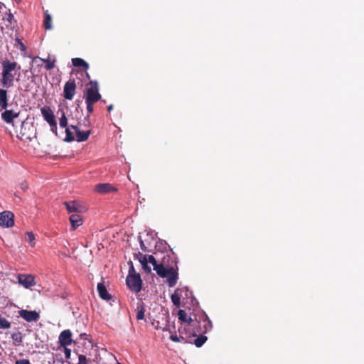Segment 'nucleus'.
Listing matches in <instances>:
<instances>
[{"label":"nucleus","mask_w":364,"mask_h":364,"mask_svg":"<svg viewBox=\"0 0 364 364\" xmlns=\"http://www.w3.org/2000/svg\"><path fill=\"white\" fill-rule=\"evenodd\" d=\"M154 255H146L139 252V261L143 269L149 273L151 267L149 263L153 266V269L159 277L166 278L169 287H174L178 279L177 261L173 254H155Z\"/></svg>","instance_id":"nucleus-1"},{"label":"nucleus","mask_w":364,"mask_h":364,"mask_svg":"<svg viewBox=\"0 0 364 364\" xmlns=\"http://www.w3.org/2000/svg\"><path fill=\"white\" fill-rule=\"evenodd\" d=\"M2 73L1 85L3 87H10L14 85V74L12 73L15 70L21 69V66L15 61L9 60L2 62Z\"/></svg>","instance_id":"nucleus-2"},{"label":"nucleus","mask_w":364,"mask_h":364,"mask_svg":"<svg viewBox=\"0 0 364 364\" xmlns=\"http://www.w3.org/2000/svg\"><path fill=\"white\" fill-rule=\"evenodd\" d=\"M80 123L77 124H70L68 128L65 129V141L70 142L76 140L78 142L85 141L89 138L91 131H80Z\"/></svg>","instance_id":"nucleus-3"},{"label":"nucleus","mask_w":364,"mask_h":364,"mask_svg":"<svg viewBox=\"0 0 364 364\" xmlns=\"http://www.w3.org/2000/svg\"><path fill=\"white\" fill-rule=\"evenodd\" d=\"M99 90L98 82L96 80H90L86 85V89L85 91V101L92 103L97 102L102 97Z\"/></svg>","instance_id":"nucleus-4"},{"label":"nucleus","mask_w":364,"mask_h":364,"mask_svg":"<svg viewBox=\"0 0 364 364\" xmlns=\"http://www.w3.org/2000/svg\"><path fill=\"white\" fill-rule=\"evenodd\" d=\"M36 136L35 128L33 125L29 122H23L20 129L18 137L21 141H31Z\"/></svg>","instance_id":"nucleus-5"},{"label":"nucleus","mask_w":364,"mask_h":364,"mask_svg":"<svg viewBox=\"0 0 364 364\" xmlns=\"http://www.w3.org/2000/svg\"><path fill=\"white\" fill-rule=\"evenodd\" d=\"M126 283L127 287L134 293H138L141 289L142 281L139 274L127 275Z\"/></svg>","instance_id":"nucleus-6"},{"label":"nucleus","mask_w":364,"mask_h":364,"mask_svg":"<svg viewBox=\"0 0 364 364\" xmlns=\"http://www.w3.org/2000/svg\"><path fill=\"white\" fill-rule=\"evenodd\" d=\"M181 307V310L195 314L199 309V303L196 297H183Z\"/></svg>","instance_id":"nucleus-7"},{"label":"nucleus","mask_w":364,"mask_h":364,"mask_svg":"<svg viewBox=\"0 0 364 364\" xmlns=\"http://www.w3.org/2000/svg\"><path fill=\"white\" fill-rule=\"evenodd\" d=\"M76 83L74 79H70L63 87V97L65 100H72L76 92Z\"/></svg>","instance_id":"nucleus-8"},{"label":"nucleus","mask_w":364,"mask_h":364,"mask_svg":"<svg viewBox=\"0 0 364 364\" xmlns=\"http://www.w3.org/2000/svg\"><path fill=\"white\" fill-rule=\"evenodd\" d=\"M178 319L187 324L188 328L194 326V321L196 320V314L193 312H188L186 310H179L178 311Z\"/></svg>","instance_id":"nucleus-9"},{"label":"nucleus","mask_w":364,"mask_h":364,"mask_svg":"<svg viewBox=\"0 0 364 364\" xmlns=\"http://www.w3.org/2000/svg\"><path fill=\"white\" fill-rule=\"evenodd\" d=\"M14 225V215L10 211L0 213V225L4 228H11Z\"/></svg>","instance_id":"nucleus-10"},{"label":"nucleus","mask_w":364,"mask_h":364,"mask_svg":"<svg viewBox=\"0 0 364 364\" xmlns=\"http://www.w3.org/2000/svg\"><path fill=\"white\" fill-rule=\"evenodd\" d=\"M69 213H80L83 211V207L76 200L65 201L63 203Z\"/></svg>","instance_id":"nucleus-11"},{"label":"nucleus","mask_w":364,"mask_h":364,"mask_svg":"<svg viewBox=\"0 0 364 364\" xmlns=\"http://www.w3.org/2000/svg\"><path fill=\"white\" fill-rule=\"evenodd\" d=\"M58 342L60 345L63 347L70 346L73 342L72 332L70 330L67 329L63 331L59 335Z\"/></svg>","instance_id":"nucleus-12"},{"label":"nucleus","mask_w":364,"mask_h":364,"mask_svg":"<svg viewBox=\"0 0 364 364\" xmlns=\"http://www.w3.org/2000/svg\"><path fill=\"white\" fill-rule=\"evenodd\" d=\"M18 314L27 322L37 321L40 318L39 314L36 311L21 310Z\"/></svg>","instance_id":"nucleus-13"},{"label":"nucleus","mask_w":364,"mask_h":364,"mask_svg":"<svg viewBox=\"0 0 364 364\" xmlns=\"http://www.w3.org/2000/svg\"><path fill=\"white\" fill-rule=\"evenodd\" d=\"M18 281L26 288H29L36 284L35 278L31 274H18Z\"/></svg>","instance_id":"nucleus-14"},{"label":"nucleus","mask_w":364,"mask_h":364,"mask_svg":"<svg viewBox=\"0 0 364 364\" xmlns=\"http://www.w3.org/2000/svg\"><path fill=\"white\" fill-rule=\"evenodd\" d=\"M41 112L43 119L49 124V125H54L55 119L54 114L50 107H43L41 109Z\"/></svg>","instance_id":"nucleus-15"},{"label":"nucleus","mask_w":364,"mask_h":364,"mask_svg":"<svg viewBox=\"0 0 364 364\" xmlns=\"http://www.w3.org/2000/svg\"><path fill=\"white\" fill-rule=\"evenodd\" d=\"M95 191L100 194H107L112 192H116L117 188L110 183H99L95 187Z\"/></svg>","instance_id":"nucleus-16"},{"label":"nucleus","mask_w":364,"mask_h":364,"mask_svg":"<svg viewBox=\"0 0 364 364\" xmlns=\"http://www.w3.org/2000/svg\"><path fill=\"white\" fill-rule=\"evenodd\" d=\"M19 112H16L12 109H5L1 113V119L7 124H12L15 118L18 117Z\"/></svg>","instance_id":"nucleus-17"},{"label":"nucleus","mask_w":364,"mask_h":364,"mask_svg":"<svg viewBox=\"0 0 364 364\" xmlns=\"http://www.w3.org/2000/svg\"><path fill=\"white\" fill-rule=\"evenodd\" d=\"M69 220L71 224V230H75L79 226L82 225V217L80 213H73L69 218Z\"/></svg>","instance_id":"nucleus-18"},{"label":"nucleus","mask_w":364,"mask_h":364,"mask_svg":"<svg viewBox=\"0 0 364 364\" xmlns=\"http://www.w3.org/2000/svg\"><path fill=\"white\" fill-rule=\"evenodd\" d=\"M136 311V319L137 320L144 319L145 309H144V303H143L141 299H139V298L137 299Z\"/></svg>","instance_id":"nucleus-19"},{"label":"nucleus","mask_w":364,"mask_h":364,"mask_svg":"<svg viewBox=\"0 0 364 364\" xmlns=\"http://www.w3.org/2000/svg\"><path fill=\"white\" fill-rule=\"evenodd\" d=\"M8 107V92L5 89H0V107L6 109Z\"/></svg>","instance_id":"nucleus-20"},{"label":"nucleus","mask_w":364,"mask_h":364,"mask_svg":"<svg viewBox=\"0 0 364 364\" xmlns=\"http://www.w3.org/2000/svg\"><path fill=\"white\" fill-rule=\"evenodd\" d=\"M3 21L6 22V26L7 28L9 27H14L17 21L15 20L14 15L9 11L5 14V15L3 16Z\"/></svg>","instance_id":"nucleus-21"},{"label":"nucleus","mask_w":364,"mask_h":364,"mask_svg":"<svg viewBox=\"0 0 364 364\" xmlns=\"http://www.w3.org/2000/svg\"><path fill=\"white\" fill-rule=\"evenodd\" d=\"M72 63L75 67H82L85 70H87L89 68V64L85 60L80 58H73Z\"/></svg>","instance_id":"nucleus-22"},{"label":"nucleus","mask_w":364,"mask_h":364,"mask_svg":"<svg viewBox=\"0 0 364 364\" xmlns=\"http://www.w3.org/2000/svg\"><path fill=\"white\" fill-rule=\"evenodd\" d=\"M171 296H192V291L187 287H178Z\"/></svg>","instance_id":"nucleus-23"},{"label":"nucleus","mask_w":364,"mask_h":364,"mask_svg":"<svg viewBox=\"0 0 364 364\" xmlns=\"http://www.w3.org/2000/svg\"><path fill=\"white\" fill-rule=\"evenodd\" d=\"M188 329L186 328V327H184L183 329H181L180 328L179 329V342H181V341H185V342H188V343H192V341H191V339L192 338V337H196L197 335L193 333H192L191 336H183V333L184 332H186Z\"/></svg>","instance_id":"nucleus-24"},{"label":"nucleus","mask_w":364,"mask_h":364,"mask_svg":"<svg viewBox=\"0 0 364 364\" xmlns=\"http://www.w3.org/2000/svg\"><path fill=\"white\" fill-rule=\"evenodd\" d=\"M43 28L46 30H50L52 28V18L48 14V11H46L44 12Z\"/></svg>","instance_id":"nucleus-25"},{"label":"nucleus","mask_w":364,"mask_h":364,"mask_svg":"<svg viewBox=\"0 0 364 364\" xmlns=\"http://www.w3.org/2000/svg\"><path fill=\"white\" fill-rule=\"evenodd\" d=\"M85 103L87 105V110L88 114L87 115L86 117H85V122H87V124H85V126L89 127L90 125V114L93 112V110H94L93 105L95 103L87 102V101H85Z\"/></svg>","instance_id":"nucleus-26"},{"label":"nucleus","mask_w":364,"mask_h":364,"mask_svg":"<svg viewBox=\"0 0 364 364\" xmlns=\"http://www.w3.org/2000/svg\"><path fill=\"white\" fill-rule=\"evenodd\" d=\"M37 58L46 63V65H45L46 70H50L55 68V60H50L49 58L47 59L41 58L39 57H37Z\"/></svg>","instance_id":"nucleus-27"},{"label":"nucleus","mask_w":364,"mask_h":364,"mask_svg":"<svg viewBox=\"0 0 364 364\" xmlns=\"http://www.w3.org/2000/svg\"><path fill=\"white\" fill-rule=\"evenodd\" d=\"M207 341V337L204 335H200L193 340V343L196 347H201Z\"/></svg>","instance_id":"nucleus-28"},{"label":"nucleus","mask_w":364,"mask_h":364,"mask_svg":"<svg viewBox=\"0 0 364 364\" xmlns=\"http://www.w3.org/2000/svg\"><path fill=\"white\" fill-rule=\"evenodd\" d=\"M97 289L99 294V296H110L107 290V288L103 282H100L97 284Z\"/></svg>","instance_id":"nucleus-29"},{"label":"nucleus","mask_w":364,"mask_h":364,"mask_svg":"<svg viewBox=\"0 0 364 364\" xmlns=\"http://www.w3.org/2000/svg\"><path fill=\"white\" fill-rule=\"evenodd\" d=\"M11 323L6 318L0 316V328L8 329L11 328Z\"/></svg>","instance_id":"nucleus-30"},{"label":"nucleus","mask_w":364,"mask_h":364,"mask_svg":"<svg viewBox=\"0 0 364 364\" xmlns=\"http://www.w3.org/2000/svg\"><path fill=\"white\" fill-rule=\"evenodd\" d=\"M25 240L26 242H29L32 247L34 246V240H35V236L31 232H27L25 234Z\"/></svg>","instance_id":"nucleus-31"},{"label":"nucleus","mask_w":364,"mask_h":364,"mask_svg":"<svg viewBox=\"0 0 364 364\" xmlns=\"http://www.w3.org/2000/svg\"><path fill=\"white\" fill-rule=\"evenodd\" d=\"M60 127L65 128L68 124V119L64 112H63L61 117L60 118Z\"/></svg>","instance_id":"nucleus-32"},{"label":"nucleus","mask_w":364,"mask_h":364,"mask_svg":"<svg viewBox=\"0 0 364 364\" xmlns=\"http://www.w3.org/2000/svg\"><path fill=\"white\" fill-rule=\"evenodd\" d=\"M204 322H205V325H204L205 331H203V333H206L208 331H210L211 329V328H212V323H211V321L208 318H206L204 320Z\"/></svg>","instance_id":"nucleus-33"},{"label":"nucleus","mask_w":364,"mask_h":364,"mask_svg":"<svg viewBox=\"0 0 364 364\" xmlns=\"http://www.w3.org/2000/svg\"><path fill=\"white\" fill-rule=\"evenodd\" d=\"M171 301L174 306L177 308H179L182 305V300H181V297H171Z\"/></svg>","instance_id":"nucleus-34"},{"label":"nucleus","mask_w":364,"mask_h":364,"mask_svg":"<svg viewBox=\"0 0 364 364\" xmlns=\"http://www.w3.org/2000/svg\"><path fill=\"white\" fill-rule=\"evenodd\" d=\"M16 44L19 46V49L21 50V51H26V47L25 46V45L22 43V41H21V39H19L18 38H16Z\"/></svg>","instance_id":"nucleus-35"},{"label":"nucleus","mask_w":364,"mask_h":364,"mask_svg":"<svg viewBox=\"0 0 364 364\" xmlns=\"http://www.w3.org/2000/svg\"><path fill=\"white\" fill-rule=\"evenodd\" d=\"M12 338L16 341H19V342L22 341V337H21V333L13 334Z\"/></svg>","instance_id":"nucleus-36"},{"label":"nucleus","mask_w":364,"mask_h":364,"mask_svg":"<svg viewBox=\"0 0 364 364\" xmlns=\"http://www.w3.org/2000/svg\"><path fill=\"white\" fill-rule=\"evenodd\" d=\"M79 363L78 364H87V358L84 355H80L78 356Z\"/></svg>","instance_id":"nucleus-37"},{"label":"nucleus","mask_w":364,"mask_h":364,"mask_svg":"<svg viewBox=\"0 0 364 364\" xmlns=\"http://www.w3.org/2000/svg\"><path fill=\"white\" fill-rule=\"evenodd\" d=\"M103 300H105L107 303H109L112 305V301H115L117 297H101Z\"/></svg>","instance_id":"nucleus-38"},{"label":"nucleus","mask_w":364,"mask_h":364,"mask_svg":"<svg viewBox=\"0 0 364 364\" xmlns=\"http://www.w3.org/2000/svg\"><path fill=\"white\" fill-rule=\"evenodd\" d=\"M130 264L131 265H130V267L129 269V274H128V275H130V274H132V275H137L138 274L136 273L135 269L134 268V266H133V264H132V262H130Z\"/></svg>","instance_id":"nucleus-39"},{"label":"nucleus","mask_w":364,"mask_h":364,"mask_svg":"<svg viewBox=\"0 0 364 364\" xmlns=\"http://www.w3.org/2000/svg\"><path fill=\"white\" fill-rule=\"evenodd\" d=\"M64 348H65L64 353H65V358L66 359H69L70 358V355H71V350L70 348H66V347H64Z\"/></svg>","instance_id":"nucleus-40"},{"label":"nucleus","mask_w":364,"mask_h":364,"mask_svg":"<svg viewBox=\"0 0 364 364\" xmlns=\"http://www.w3.org/2000/svg\"><path fill=\"white\" fill-rule=\"evenodd\" d=\"M15 364H31V363L28 359H19L16 361Z\"/></svg>","instance_id":"nucleus-41"},{"label":"nucleus","mask_w":364,"mask_h":364,"mask_svg":"<svg viewBox=\"0 0 364 364\" xmlns=\"http://www.w3.org/2000/svg\"><path fill=\"white\" fill-rule=\"evenodd\" d=\"M169 338L173 342H179V337L176 334L171 335Z\"/></svg>","instance_id":"nucleus-42"},{"label":"nucleus","mask_w":364,"mask_h":364,"mask_svg":"<svg viewBox=\"0 0 364 364\" xmlns=\"http://www.w3.org/2000/svg\"><path fill=\"white\" fill-rule=\"evenodd\" d=\"M50 126L51 131L56 134L57 133V122H56V121L55 120L54 125H50Z\"/></svg>","instance_id":"nucleus-43"},{"label":"nucleus","mask_w":364,"mask_h":364,"mask_svg":"<svg viewBox=\"0 0 364 364\" xmlns=\"http://www.w3.org/2000/svg\"><path fill=\"white\" fill-rule=\"evenodd\" d=\"M139 242H140V247H141V250H144V251H146V247L144 245V242H143V240H142L141 237H139Z\"/></svg>","instance_id":"nucleus-44"},{"label":"nucleus","mask_w":364,"mask_h":364,"mask_svg":"<svg viewBox=\"0 0 364 364\" xmlns=\"http://www.w3.org/2000/svg\"><path fill=\"white\" fill-rule=\"evenodd\" d=\"M113 109V105H109L108 107H107V110L109 112H110Z\"/></svg>","instance_id":"nucleus-45"},{"label":"nucleus","mask_w":364,"mask_h":364,"mask_svg":"<svg viewBox=\"0 0 364 364\" xmlns=\"http://www.w3.org/2000/svg\"><path fill=\"white\" fill-rule=\"evenodd\" d=\"M26 188H27V186H26V185H24V184H21V188H22L23 190H25Z\"/></svg>","instance_id":"nucleus-46"},{"label":"nucleus","mask_w":364,"mask_h":364,"mask_svg":"<svg viewBox=\"0 0 364 364\" xmlns=\"http://www.w3.org/2000/svg\"><path fill=\"white\" fill-rule=\"evenodd\" d=\"M86 76H87V78H90V75H89L88 73H86Z\"/></svg>","instance_id":"nucleus-47"},{"label":"nucleus","mask_w":364,"mask_h":364,"mask_svg":"<svg viewBox=\"0 0 364 364\" xmlns=\"http://www.w3.org/2000/svg\"><path fill=\"white\" fill-rule=\"evenodd\" d=\"M117 364H122V363H117Z\"/></svg>","instance_id":"nucleus-48"}]
</instances>
